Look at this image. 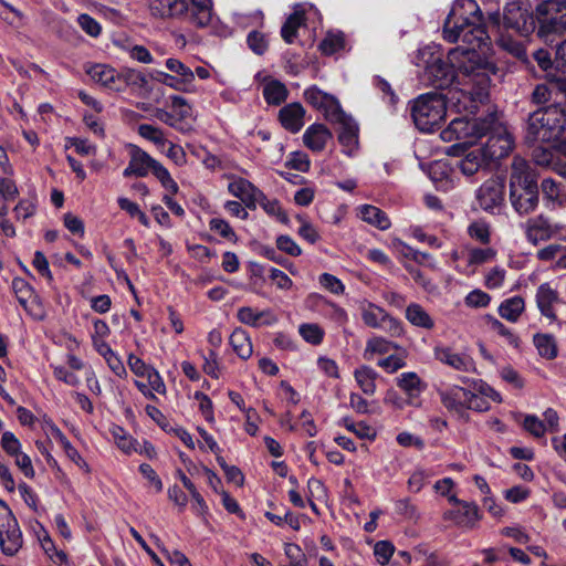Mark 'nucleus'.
Returning a JSON list of instances; mask_svg holds the SVG:
<instances>
[{
	"instance_id": "aec40b11",
	"label": "nucleus",
	"mask_w": 566,
	"mask_h": 566,
	"mask_svg": "<svg viewBox=\"0 0 566 566\" xmlns=\"http://www.w3.org/2000/svg\"><path fill=\"white\" fill-rule=\"evenodd\" d=\"M150 13L157 18L177 17L188 10L187 0H148Z\"/></svg>"
},
{
	"instance_id": "2eb2a0df",
	"label": "nucleus",
	"mask_w": 566,
	"mask_h": 566,
	"mask_svg": "<svg viewBox=\"0 0 566 566\" xmlns=\"http://www.w3.org/2000/svg\"><path fill=\"white\" fill-rule=\"evenodd\" d=\"M462 254L465 255V265L461 272L473 274L478 266L492 262L496 258L497 252L490 245L479 248L467 244L462 248Z\"/></svg>"
},
{
	"instance_id": "39448f33",
	"label": "nucleus",
	"mask_w": 566,
	"mask_h": 566,
	"mask_svg": "<svg viewBox=\"0 0 566 566\" xmlns=\"http://www.w3.org/2000/svg\"><path fill=\"white\" fill-rule=\"evenodd\" d=\"M446 111V97L441 93L431 92L412 102L411 116L419 130L430 133L444 119Z\"/></svg>"
},
{
	"instance_id": "f257e3e1",
	"label": "nucleus",
	"mask_w": 566,
	"mask_h": 566,
	"mask_svg": "<svg viewBox=\"0 0 566 566\" xmlns=\"http://www.w3.org/2000/svg\"><path fill=\"white\" fill-rule=\"evenodd\" d=\"M480 22L481 12L474 0H463L452 8L444 22L443 36L451 43L461 41L462 44L450 50L449 63L430 48L419 52L424 62V78L430 85L443 90L457 82L472 101L483 102L488 97L491 77L501 74L486 57L490 39Z\"/></svg>"
},
{
	"instance_id": "79ce46f5",
	"label": "nucleus",
	"mask_w": 566,
	"mask_h": 566,
	"mask_svg": "<svg viewBox=\"0 0 566 566\" xmlns=\"http://www.w3.org/2000/svg\"><path fill=\"white\" fill-rule=\"evenodd\" d=\"M397 385L399 388H401L403 391H406L409 396H413L415 394L420 392L424 388L421 379L413 371H408V373L401 374L397 378Z\"/></svg>"
},
{
	"instance_id": "c85d7f7f",
	"label": "nucleus",
	"mask_w": 566,
	"mask_h": 566,
	"mask_svg": "<svg viewBox=\"0 0 566 566\" xmlns=\"http://www.w3.org/2000/svg\"><path fill=\"white\" fill-rule=\"evenodd\" d=\"M378 373L369 366L363 365L355 369L354 378L359 389L367 396H373L376 392V380Z\"/></svg>"
},
{
	"instance_id": "ddd939ff",
	"label": "nucleus",
	"mask_w": 566,
	"mask_h": 566,
	"mask_svg": "<svg viewBox=\"0 0 566 566\" xmlns=\"http://www.w3.org/2000/svg\"><path fill=\"white\" fill-rule=\"evenodd\" d=\"M22 532L12 515L0 526V549L7 556H14L22 547Z\"/></svg>"
},
{
	"instance_id": "c03bdc74",
	"label": "nucleus",
	"mask_w": 566,
	"mask_h": 566,
	"mask_svg": "<svg viewBox=\"0 0 566 566\" xmlns=\"http://www.w3.org/2000/svg\"><path fill=\"white\" fill-rule=\"evenodd\" d=\"M256 203H259L269 216L276 217L277 220H280L283 223L287 222V216L283 211V209L277 200L269 199L261 191V196L258 197Z\"/></svg>"
},
{
	"instance_id": "6e6d98bb",
	"label": "nucleus",
	"mask_w": 566,
	"mask_h": 566,
	"mask_svg": "<svg viewBox=\"0 0 566 566\" xmlns=\"http://www.w3.org/2000/svg\"><path fill=\"white\" fill-rule=\"evenodd\" d=\"M344 46V38L340 34H327L321 42L319 49L326 55H332Z\"/></svg>"
},
{
	"instance_id": "5fc2aeb1",
	"label": "nucleus",
	"mask_w": 566,
	"mask_h": 566,
	"mask_svg": "<svg viewBox=\"0 0 566 566\" xmlns=\"http://www.w3.org/2000/svg\"><path fill=\"white\" fill-rule=\"evenodd\" d=\"M12 290L19 303L27 308L29 297L32 295V289L28 282L21 277H15L12 281Z\"/></svg>"
},
{
	"instance_id": "864d4df0",
	"label": "nucleus",
	"mask_w": 566,
	"mask_h": 566,
	"mask_svg": "<svg viewBox=\"0 0 566 566\" xmlns=\"http://www.w3.org/2000/svg\"><path fill=\"white\" fill-rule=\"evenodd\" d=\"M344 427L348 430L354 432L357 437L364 439H370L373 440L375 438V432L373 429L365 422L360 421L355 423L348 418H344L343 420Z\"/></svg>"
},
{
	"instance_id": "e2e57ef3",
	"label": "nucleus",
	"mask_w": 566,
	"mask_h": 566,
	"mask_svg": "<svg viewBox=\"0 0 566 566\" xmlns=\"http://www.w3.org/2000/svg\"><path fill=\"white\" fill-rule=\"evenodd\" d=\"M77 23L91 36H97L102 32V25L91 15L82 13L77 17Z\"/></svg>"
},
{
	"instance_id": "412c9836",
	"label": "nucleus",
	"mask_w": 566,
	"mask_h": 566,
	"mask_svg": "<svg viewBox=\"0 0 566 566\" xmlns=\"http://www.w3.org/2000/svg\"><path fill=\"white\" fill-rule=\"evenodd\" d=\"M332 139V133L323 124L308 126L303 135L304 145L312 151H322Z\"/></svg>"
},
{
	"instance_id": "c756f323",
	"label": "nucleus",
	"mask_w": 566,
	"mask_h": 566,
	"mask_svg": "<svg viewBox=\"0 0 566 566\" xmlns=\"http://www.w3.org/2000/svg\"><path fill=\"white\" fill-rule=\"evenodd\" d=\"M558 301V294L548 284H542L536 293L537 306L543 315L555 318L554 304Z\"/></svg>"
},
{
	"instance_id": "72a5a7b5",
	"label": "nucleus",
	"mask_w": 566,
	"mask_h": 566,
	"mask_svg": "<svg viewBox=\"0 0 566 566\" xmlns=\"http://www.w3.org/2000/svg\"><path fill=\"white\" fill-rule=\"evenodd\" d=\"M230 345L234 353L242 359H248L253 353L249 334L242 328H235L230 335Z\"/></svg>"
},
{
	"instance_id": "8fccbe9b",
	"label": "nucleus",
	"mask_w": 566,
	"mask_h": 566,
	"mask_svg": "<svg viewBox=\"0 0 566 566\" xmlns=\"http://www.w3.org/2000/svg\"><path fill=\"white\" fill-rule=\"evenodd\" d=\"M126 52H128L129 57L134 61H137L143 64H150L154 63V57L149 50L139 44L127 43L126 44Z\"/></svg>"
},
{
	"instance_id": "4468645a",
	"label": "nucleus",
	"mask_w": 566,
	"mask_h": 566,
	"mask_svg": "<svg viewBox=\"0 0 566 566\" xmlns=\"http://www.w3.org/2000/svg\"><path fill=\"white\" fill-rule=\"evenodd\" d=\"M438 395L443 407L459 417H463L465 415L468 399L472 398V391L460 386L439 389Z\"/></svg>"
},
{
	"instance_id": "a19ab883",
	"label": "nucleus",
	"mask_w": 566,
	"mask_h": 566,
	"mask_svg": "<svg viewBox=\"0 0 566 566\" xmlns=\"http://www.w3.org/2000/svg\"><path fill=\"white\" fill-rule=\"evenodd\" d=\"M92 323L91 337L93 345L103 357H106V323L98 318H93Z\"/></svg>"
},
{
	"instance_id": "f704fd0d",
	"label": "nucleus",
	"mask_w": 566,
	"mask_h": 566,
	"mask_svg": "<svg viewBox=\"0 0 566 566\" xmlns=\"http://www.w3.org/2000/svg\"><path fill=\"white\" fill-rule=\"evenodd\" d=\"M359 310L363 322L371 328H379L387 315L382 307L366 301L360 304Z\"/></svg>"
},
{
	"instance_id": "69168bd1",
	"label": "nucleus",
	"mask_w": 566,
	"mask_h": 566,
	"mask_svg": "<svg viewBox=\"0 0 566 566\" xmlns=\"http://www.w3.org/2000/svg\"><path fill=\"white\" fill-rule=\"evenodd\" d=\"M318 281L324 289L328 290L333 294L339 295L345 291L344 284L333 274L323 273L319 275Z\"/></svg>"
},
{
	"instance_id": "b1692460",
	"label": "nucleus",
	"mask_w": 566,
	"mask_h": 566,
	"mask_svg": "<svg viewBox=\"0 0 566 566\" xmlns=\"http://www.w3.org/2000/svg\"><path fill=\"white\" fill-rule=\"evenodd\" d=\"M165 65L190 93L197 91L195 85V73L184 62L176 57H169L166 60Z\"/></svg>"
},
{
	"instance_id": "7ed1b4c3",
	"label": "nucleus",
	"mask_w": 566,
	"mask_h": 566,
	"mask_svg": "<svg viewBox=\"0 0 566 566\" xmlns=\"http://www.w3.org/2000/svg\"><path fill=\"white\" fill-rule=\"evenodd\" d=\"M504 25L527 36L536 31L545 43L566 32V0H545L536 7V17L512 4L504 10Z\"/></svg>"
},
{
	"instance_id": "7c9ffc66",
	"label": "nucleus",
	"mask_w": 566,
	"mask_h": 566,
	"mask_svg": "<svg viewBox=\"0 0 566 566\" xmlns=\"http://www.w3.org/2000/svg\"><path fill=\"white\" fill-rule=\"evenodd\" d=\"M304 24L305 13L300 7H296L281 28L282 39L289 44L293 43L297 36L298 29Z\"/></svg>"
},
{
	"instance_id": "603ef678",
	"label": "nucleus",
	"mask_w": 566,
	"mask_h": 566,
	"mask_svg": "<svg viewBox=\"0 0 566 566\" xmlns=\"http://www.w3.org/2000/svg\"><path fill=\"white\" fill-rule=\"evenodd\" d=\"M395 552L394 545L388 541H379L374 546V555L381 566L389 563Z\"/></svg>"
},
{
	"instance_id": "dca6fc26",
	"label": "nucleus",
	"mask_w": 566,
	"mask_h": 566,
	"mask_svg": "<svg viewBox=\"0 0 566 566\" xmlns=\"http://www.w3.org/2000/svg\"><path fill=\"white\" fill-rule=\"evenodd\" d=\"M228 190L251 209L255 208L256 199L261 196V190L254 187L249 180L240 177H235L229 182Z\"/></svg>"
},
{
	"instance_id": "4c0bfd02",
	"label": "nucleus",
	"mask_w": 566,
	"mask_h": 566,
	"mask_svg": "<svg viewBox=\"0 0 566 566\" xmlns=\"http://www.w3.org/2000/svg\"><path fill=\"white\" fill-rule=\"evenodd\" d=\"M534 345L538 354L546 359H554L557 356V343L554 336L548 334H536Z\"/></svg>"
},
{
	"instance_id": "4be33fe9",
	"label": "nucleus",
	"mask_w": 566,
	"mask_h": 566,
	"mask_svg": "<svg viewBox=\"0 0 566 566\" xmlns=\"http://www.w3.org/2000/svg\"><path fill=\"white\" fill-rule=\"evenodd\" d=\"M489 163L490 161L484 155L483 148L478 146L469 150L459 161L458 166L463 175L470 177L484 169Z\"/></svg>"
},
{
	"instance_id": "13d9d810",
	"label": "nucleus",
	"mask_w": 566,
	"mask_h": 566,
	"mask_svg": "<svg viewBox=\"0 0 566 566\" xmlns=\"http://www.w3.org/2000/svg\"><path fill=\"white\" fill-rule=\"evenodd\" d=\"M327 497V490L324 483L316 479L311 478L307 481V500L314 499L317 501H325Z\"/></svg>"
},
{
	"instance_id": "338daca9",
	"label": "nucleus",
	"mask_w": 566,
	"mask_h": 566,
	"mask_svg": "<svg viewBox=\"0 0 566 566\" xmlns=\"http://www.w3.org/2000/svg\"><path fill=\"white\" fill-rule=\"evenodd\" d=\"M0 195L4 201L13 200L19 195L18 187L10 176H0Z\"/></svg>"
},
{
	"instance_id": "a211bd4d",
	"label": "nucleus",
	"mask_w": 566,
	"mask_h": 566,
	"mask_svg": "<svg viewBox=\"0 0 566 566\" xmlns=\"http://www.w3.org/2000/svg\"><path fill=\"white\" fill-rule=\"evenodd\" d=\"M304 116L305 109L297 102L285 105L279 113V119L282 126L291 133L301 130L304 126Z\"/></svg>"
},
{
	"instance_id": "6e6552de",
	"label": "nucleus",
	"mask_w": 566,
	"mask_h": 566,
	"mask_svg": "<svg viewBox=\"0 0 566 566\" xmlns=\"http://www.w3.org/2000/svg\"><path fill=\"white\" fill-rule=\"evenodd\" d=\"M528 242L538 244L559 234L562 227L552 223L548 218L543 214L530 218L523 226Z\"/></svg>"
},
{
	"instance_id": "0e129e2a",
	"label": "nucleus",
	"mask_w": 566,
	"mask_h": 566,
	"mask_svg": "<svg viewBox=\"0 0 566 566\" xmlns=\"http://www.w3.org/2000/svg\"><path fill=\"white\" fill-rule=\"evenodd\" d=\"M1 447L10 457H14L21 451V442L11 431H4L2 433Z\"/></svg>"
},
{
	"instance_id": "cd10ccee",
	"label": "nucleus",
	"mask_w": 566,
	"mask_h": 566,
	"mask_svg": "<svg viewBox=\"0 0 566 566\" xmlns=\"http://www.w3.org/2000/svg\"><path fill=\"white\" fill-rule=\"evenodd\" d=\"M187 11L190 12L191 22L197 27H207L212 20L211 0H191Z\"/></svg>"
},
{
	"instance_id": "a18cd8bd",
	"label": "nucleus",
	"mask_w": 566,
	"mask_h": 566,
	"mask_svg": "<svg viewBox=\"0 0 566 566\" xmlns=\"http://www.w3.org/2000/svg\"><path fill=\"white\" fill-rule=\"evenodd\" d=\"M468 234L476 242L488 245L491 241L490 226L484 221H474L468 227Z\"/></svg>"
},
{
	"instance_id": "bb28decb",
	"label": "nucleus",
	"mask_w": 566,
	"mask_h": 566,
	"mask_svg": "<svg viewBox=\"0 0 566 566\" xmlns=\"http://www.w3.org/2000/svg\"><path fill=\"white\" fill-rule=\"evenodd\" d=\"M146 381L136 380L135 385L142 391V394L149 398L155 399V392L159 395H166V385L160 376V374L153 368L147 376L145 377Z\"/></svg>"
},
{
	"instance_id": "473e14b6",
	"label": "nucleus",
	"mask_w": 566,
	"mask_h": 566,
	"mask_svg": "<svg viewBox=\"0 0 566 566\" xmlns=\"http://www.w3.org/2000/svg\"><path fill=\"white\" fill-rule=\"evenodd\" d=\"M407 321L417 327L424 329H432L434 327V321L428 314V312L418 303H411L406 308Z\"/></svg>"
},
{
	"instance_id": "2f4dec72",
	"label": "nucleus",
	"mask_w": 566,
	"mask_h": 566,
	"mask_svg": "<svg viewBox=\"0 0 566 566\" xmlns=\"http://www.w3.org/2000/svg\"><path fill=\"white\" fill-rule=\"evenodd\" d=\"M359 216L365 222L380 229L387 230L390 228V220L388 216L379 208L370 205H364L359 208Z\"/></svg>"
},
{
	"instance_id": "423d86ee",
	"label": "nucleus",
	"mask_w": 566,
	"mask_h": 566,
	"mask_svg": "<svg viewBox=\"0 0 566 566\" xmlns=\"http://www.w3.org/2000/svg\"><path fill=\"white\" fill-rule=\"evenodd\" d=\"M303 97L307 104L321 112L327 120L345 119V113L338 99L316 85L307 87L303 93Z\"/></svg>"
},
{
	"instance_id": "20e7f679",
	"label": "nucleus",
	"mask_w": 566,
	"mask_h": 566,
	"mask_svg": "<svg viewBox=\"0 0 566 566\" xmlns=\"http://www.w3.org/2000/svg\"><path fill=\"white\" fill-rule=\"evenodd\" d=\"M566 129V113L558 105H551L528 116L526 140L528 143L558 139Z\"/></svg>"
},
{
	"instance_id": "f3484780",
	"label": "nucleus",
	"mask_w": 566,
	"mask_h": 566,
	"mask_svg": "<svg viewBox=\"0 0 566 566\" xmlns=\"http://www.w3.org/2000/svg\"><path fill=\"white\" fill-rule=\"evenodd\" d=\"M238 319L252 327L271 326L277 322V317L271 310L258 311L250 306H242L237 312Z\"/></svg>"
},
{
	"instance_id": "bf43d9fd",
	"label": "nucleus",
	"mask_w": 566,
	"mask_h": 566,
	"mask_svg": "<svg viewBox=\"0 0 566 566\" xmlns=\"http://www.w3.org/2000/svg\"><path fill=\"white\" fill-rule=\"evenodd\" d=\"M171 108L175 113L177 119L179 120V125L181 122L191 115V107L188 105L187 101L178 95L171 96Z\"/></svg>"
},
{
	"instance_id": "de8ad7c7",
	"label": "nucleus",
	"mask_w": 566,
	"mask_h": 566,
	"mask_svg": "<svg viewBox=\"0 0 566 566\" xmlns=\"http://www.w3.org/2000/svg\"><path fill=\"white\" fill-rule=\"evenodd\" d=\"M298 333L305 342L312 345L321 344L324 337V331L317 324L313 323L300 325Z\"/></svg>"
},
{
	"instance_id": "37998d69",
	"label": "nucleus",
	"mask_w": 566,
	"mask_h": 566,
	"mask_svg": "<svg viewBox=\"0 0 566 566\" xmlns=\"http://www.w3.org/2000/svg\"><path fill=\"white\" fill-rule=\"evenodd\" d=\"M178 475H179L184 486L189 491V494L191 495V497L193 500L192 510L198 515H205L208 511V506H207L203 497L197 491L195 484L185 475V473L179 471Z\"/></svg>"
},
{
	"instance_id": "09e8293b",
	"label": "nucleus",
	"mask_w": 566,
	"mask_h": 566,
	"mask_svg": "<svg viewBox=\"0 0 566 566\" xmlns=\"http://www.w3.org/2000/svg\"><path fill=\"white\" fill-rule=\"evenodd\" d=\"M118 206L122 210L126 211L132 218H137L138 221L146 228L150 226L149 218L139 209L138 205L127 198H118Z\"/></svg>"
},
{
	"instance_id": "680f3d73",
	"label": "nucleus",
	"mask_w": 566,
	"mask_h": 566,
	"mask_svg": "<svg viewBox=\"0 0 566 566\" xmlns=\"http://www.w3.org/2000/svg\"><path fill=\"white\" fill-rule=\"evenodd\" d=\"M505 270L499 266L491 269L484 279V284L488 289L495 290L503 286L505 280Z\"/></svg>"
},
{
	"instance_id": "a878e982",
	"label": "nucleus",
	"mask_w": 566,
	"mask_h": 566,
	"mask_svg": "<svg viewBox=\"0 0 566 566\" xmlns=\"http://www.w3.org/2000/svg\"><path fill=\"white\" fill-rule=\"evenodd\" d=\"M457 525L463 527H473L479 521V509L472 502H463L457 511H451L447 514Z\"/></svg>"
},
{
	"instance_id": "e433bc0d",
	"label": "nucleus",
	"mask_w": 566,
	"mask_h": 566,
	"mask_svg": "<svg viewBox=\"0 0 566 566\" xmlns=\"http://www.w3.org/2000/svg\"><path fill=\"white\" fill-rule=\"evenodd\" d=\"M524 300L520 296H513L501 303L499 306V314L504 319L516 322L524 311Z\"/></svg>"
},
{
	"instance_id": "58836bf2",
	"label": "nucleus",
	"mask_w": 566,
	"mask_h": 566,
	"mask_svg": "<svg viewBox=\"0 0 566 566\" xmlns=\"http://www.w3.org/2000/svg\"><path fill=\"white\" fill-rule=\"evenodd\" d=\"M137 132L143 138L153 143L159 150H165L168 139L159 127L149 124H140Z\"/></svg>"
},
{
	"instance_id": "393cba45",
	"label": "nucleus",
	"mask_w": 566,
	"mask_h": 566,
	"mask_svg": "<svg viewBox=\"0 0 566 566\" xmlns=\"http://www.w3.org/2000/svg\"><path fill=\"white\" fill-rule=\"evenodd\" d=\"M541 190L543 193V198L546 201L547 206L551 208H563L566 207V193L560 188V185L557 184L552 178L543 179L541 184Z\"/></svg>"
},
{
	"instance_id": "9b49d317",
	"label": "nucleus",
	"mask_w": 566,
	"mask_h": 566,
	"mask_svg": "<svg viewBox=\"0 0 566 566\" xmlns=\"http://www.w3.org/2000/svg\"><path fill=\"white\" fill-rule=\"evenodd\" d=\"M433 355L440 363L462 373H475L474 359L468 353H457L448 346H436Z\"/></svg>"
},
{
	"instance_id": "49530a36",
	"label": "nucleus",
	"mask_w": 566,
	"mask_h": 566,
	"mask_svg": "<svg viewBox=\"0 0 566 566\" xmlns=\"http://www.w3.org/2000/svg\"><path fill=\"white\" fill-rule=\"evenodd\" d=\"M397 345L387 340L381 336H374L366 343L364 356L368 357V354H387L391 349H396Z\"/></svg>"
},
{
	"instance_id": "c9c22d12",
	"label": "nucleus",
	"mask_w": 566,
	"mask_h": 566,
	"mask_svg": "<svg viewBox=\"0 0 566 566\" xmlns=\"http://www.w3.org/2000/svg\"><path fill=\"white\" fill-rule=\"evenodd\" d=\"M286 86L277 80H269L263 86V97L268 104L280 105L287 98Z\"/></svg>"
},
{
	"instance_id": "774afa93",
	"label": "nucleus",
	"mask_w": 566,
	"mask_h": 566,
	"mask_svg": "<svg viewBox=\"0 0 566 566\" xmlns=\"http://www.w3.org/2000/svg\"><path fill=\"white\" fill-rule=\"evenodd\" d=\"M53 374L56 379L65 382L69 386H77L80 382L78 377L75 375L74 370H69L66 366L63 365H52Z\"/></svg>"
},
{
	"instance_id": "3c124183",
	"label": "nucleus",
	"mask_w": 566,
	"mask_h": 566,
	"mask_svg": "<svg viewBox=\"0 0 566 566\" xmlns=\"http://www.w3.org/2000/svg\"><path fill=\"white\" fill-rule=\"evenodd\" d=\"M161 184V186L167 190V193L176 195L179 190L177 182L172 179L170 172L166 167L160 165L157 167L155 172L153 174Z\"/></svg>"
},
{
	"instance_id": "6ab92c4d",
	"label": "nucleus",
	"mask_w": 566,
	"mask_h": 566,
	"mask_svg": "<svg viewBox=\"0 0 566 566\" xmlns=\"http://www.w3.org/2000/svg\"><path fill=\"white\" fill-rule=\"evenodd\" d=\"M536 174L521 156H515L511 165L510 187L537 184Z\"/></svg>"
},
{
	"instance_id": "4d7b16f0",
	"label": "nucleus",
	"mask_w": 566,
	"mask_h": 566,
	"mask_svg": "<svg viewBox=\"0 0 566 566\" xmlns=\"http://www.w3.org/2000/svg\"><path fill=\"white\" fill-rule=\"evenodd\" d=\"M465 305L473 308L486 307L491 302V296L482 290H473L465 296Z\"/></svg>"
},
{
	"instance_id": "052dcab7",
	"label": "nucleus",
	"mask_w": 566,
	"mask_h": 566,
	"mask_svg": "<svg viewBox=\"0 0 566 566\" xmlns=\"http://www.w3.org/2000/svg\"><path fill=\"white\" fill-rule=\"evenodd\" d=\"M73 147L77 154L88 156L95 154V146L86 139L77 137H67L65 139V148Z\"/></svg>"
},
{
	"instance_id": "9d476101",
	"label": "nucleus",
	"mask_w": 566,
	"mask_h": 566,
	"mask_svg": "<svg viewBox=\"0 0 566 566\" xmlns=\"http://www.w3.org/2000/svg\"><path fill=\"white\" fill-rule=\"evenodd\" d=\"M504 180L502 178H491L486 180L478 190L476 200L480 207L485 211H493L504 202Z\"/></svg>"
},
{
	"instance_id": "f03ea898",
	"label": "nucleus",
	"mask_w": 566,
	"mask_h": 566,
	"mask_svg": "<svg viewBox=\"0 0 566 566\" xmlns=\"http://www.w3.org/2000/svg\"><path fill=\"white\" fill-rule=\"evenodd\" d=\"M493 116L488 118H454L440 134L442 140H459L462 145L473 144L478 138L488 135L483 148L484 155L491 160L506 157L514 148V139L506 127L495 125Z\"/></svg>"
},
{
	"instance_id": "ea45409f",
	"label": "nucleus",
	"mask_w": 566,
	"mask_h": 566,
	"mask_svg": "<svg viewBox=\"0 0 566 566\" xmlns=\"http://www.w3.org/2000/svg\"><path fill=\"white\" fill-rule=\"evenodd\" d=\"M115 444L125 454L129 455L137 450L138 442L123 428L115 426L112 430Z\"/></svg>"
},
{
	"instance_id": "1a4fd4ad",
	"label": "nucleus",
	"mask_w": 566,
	"mask_h": 566,
	"mask_svg": "<svg viewBox=\"0 0 566 566\" xmlns=\"http://www.w3.org/2000/svg\"><path fill=\"white\" fill-rule=\"evenodd\" d=\"M108 90L115 92H123L127 87L139 91L148 83L146 76L135 69L108 70Z\"/></svg>"
},
{
	"instance_id": "f8f14e48",
	"label": "nucleus",
	"mask_w": 566,
	"mask_h": 566,
	"mask_svg": "<svg viewBox=\"0 0 566 566\" xmlns=\"http://www.w3.org/2000/svg\"><path fill=\"white\" fill-rule=\"evenodd\" d=\"M129 155L130 160L123 171L125 177H146L149 172L154 174L160 165L158 160L137 146H130Z\"/></svg>"
},
{
	"instance_id": "0eeeda50",
	"label": "nucleus",
	"mask_w": 566,
	"mask_h": 566,
	"mask_svg": "<svg viewBox=\"0 0 566 566\" xmlns=\"http://www.w3.org/2000/svg\"><path fill=\"white\" fill-rule=\"evenodd\" d=\"M510 200L518 214L532 213L538 206L537 184L510 187Z\"/></svg>"
},
{
	"instance_id": "5701e85b",
	"label": "nucleus",
	"mask_w": 566,
	"mask_h": 566,
	"mask_svg": "<svg viewBox=\"0 0 566 566\" xmlns=\"http://www.w3.org/2000/svg\"><path fill=\"white\" fill-rule=\"evenodd\" d=\"M342 125V130L338 135V140L343 147V151L352 156L358 146V128L354 120L345 114L344 120H333Z\"/></svg>"
}]
</instances>
